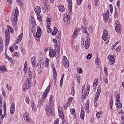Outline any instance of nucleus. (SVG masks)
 Wrapping results in <instances>:
<instances>
[{
	"instance_id": "1",
	"label": "nucleus",
	"mask_w": 124,
	"mask_h": 124,
	"mask_svg": "<svg viewBox=\"0 0 124 124\" xmlns=\"http://www.w3.org/2000/svg\"><path fill=\"white\" fill-rule=\"evenodd\" d=\"M10 31L11 33H13V29L9 26L8 29L5 31V45L6 46L9 44V41H10Z\"/></svg>"
},
{
	"instance_id": "2",
	"label": "nucleus",
	"mask_w": 124,
	"mask_h": 124,
	"mask_svg": "<svg viewBox=\"0 0 124 124\" xmlns=\"http://www.w3.org/2000/svg\"><path fill=\"white\" fill-rule=\"evenodd\" d=\"M91 89V86L90 84H87V89L85 90V85H83L82 87V93H81V98H84V99L86 98V96H87L89 94V93H90V90Z\"/></svg>"
},
{
	"instance_id": "3",
	"label": "nucleus",
	"mask_w": 124,
	"mask_h": 124,
	"mask_svg": "<svg viewBox=\"0 0 124 124\" xmlns=\"http://www.w3.org/2000/svg\"><path fill=\"white\" fill-rule=\"evenodd\" d=\"M12 12V21L13 23V25L15 26L17 23V16L19 14V11L18 10V8H16L15 10H14Z\"/></svg>"
},
{
	"instance_id": "4",
	"label": "nucleus",
	"mask_w": 124,
	"mask_h": 124,
	"mask_svg": "<svg viewBox=\"0 0 124 124\" xmlns=\"http://www.w3.org/2000/svg\"><path fill=\"white\" fill-rule=\"evenodd\" d=\"M47 96V93H44L42 96V98L38 102V107H41V105H43V103H45V99Z\"/></svg>"
},
{
	"instance_id": "5",
	"label": "nucleus",
	"mask_w": 124,
	"mask_h": 124,
	"mask_svg": "<svg viewBox=\"0 0 124 124\" xmlns=\"http://www.w3.org/2000/svg\"><path fill=\"white\" fill-rule=\"evenodd\" d=\"M41 29L40 27H38L37 32L34 35L35 38L36 39L37 41H40V37L41 36Z\"/></svg>"
},
{
	"instance_id": "6",
	"label": "nucleus",
	"mask_w": 124,
	"mask_h": 124,
	"mask_svg": "<svg viewBox=\"0 0 124 124\" xmlns=\"http://www.w3.org/2000/svg\"><path fill=\"white\" fill-rule=\"evenodd\" d=\"M115 31L116 32L121 33V25L120 24V21L118 20H116L115 22Z\"/></svg>"
},
{
	"instance_id": "7",
	"label": "nucleus",
	"mask_w": 124,
	"mask_h": 124,
	"mask_svg": "<svg viewBox=\"0 0 124 124\" xmlns=\"http://www.w3.org/2000/svg\"><path fill=\"white\" fill-rule=\"evenodd\" d=\"M114 57H115V55H109L108 56V60L109 61V62L108 63L109 64H110L111 65H112V64H114V63H115V58H114Z\"/></svg>"
},
{
	"instance_id": "8",
	"label": "nucleus",
	"mask_w": 124,
	"mask_h": 124,
	"mask_svg": "<svg viewBox=\"0 0 124 124\" xmlns=\"http://www.w3.org/2000/svg\"><path fill=\"white\" fill-rule=\"evenodd\" d=\"M23 117H24V120L26 122H28V123H32V120H31V118L30 117V115H29V114L26 113L23 116Z\"/></svg>"
},
{
	"instance_id": "9",
	"label": "nucleus",
	"mask_w": 124,
	"mask_h": 124,
	"mask_svg": "<svg viewBox=\"0 0 124 124\" xmlns=\"http://www.w3.org/2000/svg\"><path fill=\"white\" fill-rule=\"evenodd\" d=\"M102 38L105 41L107 39V38H109V37L108 36V31H107L106 29L104 30Z\"/></svg>"
},
{
	"instance_id": "10",
	"label": "nucleus",
	"mask_w": 124,
	"mask_h": 124,
	"mask_svg": "<svg viewBox=\"0 0 124 124\" xmlns=\"http://www.w3.org/2000/svg\"><path fill=\"white\" fill-rule=\"evenodd\" d=\"M90 40H91V39H90V37H87L85 41V46H84L85 48L87 50L88 49H89V47H90Z\"/></svg>"
},
{
	"instance_id": "11",
	"label": "nucleus",
	"mask_w": 124,
	"mask_h": 124,
	"mask_svg": "<svg viewBox=\"0 0 124 124\" xmlns=\"http://www.w3.org/2000/svg\"><path fill=\"white\" fill-rule=\"evenodd\" d=\"M63 21H64V22L67 24H69V23H70V16L69 15H66L64 16Z\"/></svg>"
},
{
	"instance_id": "12",
	"label": "nucleus",
	"mask_w": 124,
	"mask_h": 124,
	"mask_svg": "<svg viewBox=\"0 0 124 124\" xmlns=\"http://www.w3.org/2000/svg\"><path fill=\"white\" fill-rule=\"evenodd\" d=\"M101 89H97V93L94 98L95 101H97L98 100V97H99V95H100V93L101 92Z\"/></svg>"
},
{
	"instance_id": "13",
	"label": "nucleus",
	"mask_w": 124,
	"mask_h": 124,
	"mask_svg": "<svg viewBox=\"0 0 124 124\" xmlns=\"http://www.w3.org/2000/svg\"><path fill=\"white\" fill-rule=\"evenodd\" d=\"M22 38H23V33H21L17 37V39L16 41V44H18V43H19L20 42L21 40H22Z\"/></svg>"
},
{
	"instance_id": "14",
	"label": "nucleus",
	"mask_w": 124,
	"mask_h": 124,
	"mask_svg": "<svg viewBox=\"0 0 124 124\" xmlns=\"http://www.w3.org/2000/svg\"><path fill=\"white\" fill-rule=\"evenodd\" d=\"M35 12L37 15H38V14H40V12H41V8L39 6H37L35 7L34 9Z\"/></svg>"
},
{
	"instance_id": "15",
	"label": "nucleus",
	"mask_w": 124,
	"mask_h": 124,
	"mask_svg": "<svg viewBox=\"0 0 124 124\" xmlns=\"http://www.w3.org/2000/svg\"><path fill=\"white\" fill-rule=\"evenodd\" d=\"M2 50H3V41L2 38L0 37V53L2 52Z\"/></svg>"
},
{
	"instance_id": "16",
	"label": "nucleus",
	"mask_w": 124,
	"mask_h": 124,
	"mask_svg": "<svg viewBox=\"0 0 124 124\" xmlns=\"http://www.w3.org/2000/svg\"><path fill=\"white\" fill-rule=\"evenodd\" d=\"M80 118L81 120H84V119H85V111H84V108H83V107H81L80 112Z\"/></svg>"
},
{
	"instance_id": "17",
	"label": "nucleus",
	"mask_w": 124,
	"mask_h": 124,
	"mask_svg": "<svg viewBox=\"0 0 124 124\" xmlns=\"http://www.w3.org/2000/svg\"><path fill=\"white\" fill-rule=\"evenodd\" d=\"M15 111V104L14 103H13L12 104V105L11 107V109H10V113L11 115H12Z\"/></svg>"
},
{
	"instance_id": "18",
	"label": "nucleus",
	"mask_w": 124,
	"mask_h": 124,
	"mask_svg": "<svg viewBox=\"0 0 124 124\" xmlns=\"http://www.w3.org/2000/svg\"><path fill=\"white\" fill-rule=\"evenodd\" d=\"M55 48L56 51H57V53H60L61 52V46L60 44H57L56 45H55Z\"/></svg>"
},
{
	"instance_id": "19",
	"label": "nucleus",
	"mask_w": 124,
	"mask_h": 124,
	"mask_svg": "<svg viewBox=\"0 0 124 124\" xmlns=\"http://www.w3.org/2000/svg\"><path fill=\"white\" fill-rule=\"evenodd\" d=\"M68 6L70 9V12H72V0H68Z\"/></svg>"
},
{
	"instance_id": "20",
	"label": "nucleus",
	"mask_w": 124,
	"mask_h": 124,
	"mask_svg": "<svg viewBox=\"0 0 124 124\" xmlns=\"http://www.w3.org/2000/svg\"><path fill=\"white\" fill-rule=\"evenodd\" d=\"M63 64L64 67L68 68V66H69V62H68V60H66V61H63Z\"/></svg>"
},
{
	"instance_id": "21",
	"label": "nucleus",
	"mask_w": 124,
	"mask_h": 124,
	"mask_svg": "<svg viewBox=\"0 0 124 124\" xmlns=\"http://www.w3.org/2000/svg\"><path fill=\"white\" fill-rule=\"evenodd\" d=\"M103 18L104 20H106V21H107V20L109 19V14L107 13H105L104 14H103Z\"/></svg>"
},
{
	"instance_id": "22",
	"label": "nucleus",
	"mask_w": 124,
	"mask_h": 124,
	"mask_svg": "<svg viewBox=\"0 0 124 124\" xmlns=\"http://www.w3.org/2000/svg\"><path fill=\"white\" fill-rule=\"evenodd\" d=\"M48 5H48V4L47 3H44V4H43L42 7L44 9V13H45V12H46V8H47V7H48Z\"/></svg>"
},
{
	"instance_id": "23",
	"label": "nucleus",
	"mask_w": 124,
	"mask_h": 124,
	"mask_svg": "<svg viewBox=\"0 0 124 124\" xmlns=\"http://www.w3.org/2000/svg\"><path fill=\"white\" fill-rule=\"evenodd\" d=\"M56 55V51L54 50L51 49L49 51V56L54 57Z\"/></svg>"
},
{
	"instance_id": "24",
	"label": "nucleus",
	"mask_w": 124,
	"mask_h": 124,
	"mask_svg": "<svg viewBox=\"0 0 124 124\" xmlns=\"http://www.w3.org/2000/svg\"><path fill=\"white\" fill-rule=\"evenodd\" d=\"M28 62H25L24 66V71L25 73H27V71L28 70Z\"/></svg>"
},
{
	"instance_id": "25",
	"label": "nucleus",
	"mask_w": 124,
	"mask_h": 124,
	"mask_svg": "<svg viewBox=\"0 0 124 124\" xmlns=\"http://www.w3.org/2000/svg\"><path fill=\"white\" fill-rule=\"evenodd\" d=\"M81 28L82 29H83V32H84V33L86 34V35L88 36L90 35V34H89L88 32V30L86 27L82 26Z\"/></svg>"
},
{
	"instance_id": "26",
	"label": "nucleus",
	"mask_w": 124,
	"mask_h": 124,
	"mask_svg": "<svg viewBox=\"0 0 124 124\" xmlns=\"http://www.w3.org/2000/svg\"><path fill=\"white\" fill-rule=\"evenodd\" d=\"M0 70L2 73H4V72H6V68H5V66H1Z\"/></svg>"
},
{
	"instance_id": "27",
	"label": "nucleus",
	"mask_w": 124,
	"mask_h": 124,
	"mask_svg": "<svg viewBox=\"0 0 124 124\" xmlns=\"http://www.w3.org/2000/svg\"><path fill=\"white\" fill-rule=\"evenodd\" d=\"M57 32H58V28H57V27H54V30L52 31L51 34L52 35H56Z\"/></svg>"
},
{
	"instance_id": "28",
	"label": "nucleus",
	"mask_w": 124,
	"mask_h": 124,
	"mask_svg": "<svg viewBox=\"0 0 124 124\" xmlns=\"http://www.w3.org/2000/svg\"><path fill=\"white\" fill-rule=\"evenodd\" d=\"M58 8H59V11H60V12H63L64 11V10H65V9H64V7L62 5L59 6Z\"/></svg>"
},
{
	"instance_id": "29",
	"label": "nucleus",
	"mask_w": 124,
	"mask_h": 124,
	"mask_svg": "<svg viewBox=\"0 0 124 124\" xmlns=\"http://www.w3.org/2000/svg\"><path fill=\"white\" fill-rule=\"evenodd\" d=\"M31 62L33 65V66H35V58L34 57H32L31 59Z\"/></svg>"
},
{
	"instance_id": "30",
	"label": "nucleus",
	"mask_w": 124,
	"mask_h": 124,
	"mask_svg": "<svg viewBox=\"0 0 124 124\" xmlns=\"http://www.w3.org/2000/svg\"><path fill=\"white\" fill-rule=\"evenodd\" d=\"M50 110H52V108H50L48 106H46V115H48L50 112Z\"/></svg>"
},
{
	"instance_id": "31",
	"label": "nucleus",
	"mask_w": 124,
	"mask_h": 124,
	"mask_svg": "<svg viewBox=\"0 0 124 124\" xmlns=\"http://www.w3.org/2000/svg\"><path fill=\"white\" fill-rule=\"evenodd\" d=\"M31 108L33 111H35L36 110V106L34 103H31Z\"/></svg>"
},
{
	"instance_id": "32",
	"label": "nucleus",
	"mask_w": 124,
	"mask_h": 124,
	"mask_svg": "<svg viewBox=\"0 0 124 124\" xmlns=\"http://www.w3.org/2000/svg\"><path fill=\"white\" fill-rule=\"evenodd\" d=\"M95 61V62L96 64H97V65H99L100 62H101V61H100L99 59H98V57H97V58H96Z\"/></svg>"
},
{
	"instance_id": "33",
	"label": "nucleus",
	"mask_w": 124,
	"mask_h": 124,
	"mask_svg": "<svg viewBox=\"0 0 124 124\" xmlns=\"http://www.w3.org/2000/svg\"><path fill=\"white\" fill-rule=\"evenodd\" d=\"M85 107H86L85 108L86 112H89V107H90V106L89 105V102H86Z\"/></svg>"
},
{
	"instance_id": "34",
	"label": "nucleus",
	"mask_w": 124,
	"mask_h": 124,
	"mask_svg": "<svg viewBox=\"0 0 124 124\" xmlns=\"http://www.w3.org/2000/svg\"><path fill=\"white\" fill-rule=\"evenodd\" d=\"M46 27H47V32H48V33H50V32H51V31H52V30H51L50 26L49 24H47Z\"/></svg>"
},
{
	"instance_id": "35",
	"label": "nucleus",
	"mask_w": 124,
	"mask_h": 124,
	"mask_svg": "<svg viewBox=\"0 0 124 124\" xmlns=\"http://www.w3.org/2000/svg\"><path fill=\"white\" fill-rule=\"evenodd\" d=\"M39 64L40 65H41V64H43V59H42V57H40L39 59Z\"/></svg>"
},
{
	"instance_id": "36",
	"label": "nucleus",
	"mask_w": 124,
	"mask_h": 124,
	"mask_svg": "<svg viewBox=\"0 0 124 124\" xmlns=\"http://www.w3.org/2000/svg\"><path fill=\"white\" fill-rule=\"evenodd\" d=\"M109 104H110V106H110V109H111L112 107L113 106V98L112 97H111V99H110Z\"/></svg>"
},
{
	"instance_id": "37",
	"label": "nucleus",
	"mask_w": 124,
	"mask_h": 124,
	"mask_svg": "<svg viewBox=\"0 0 124 124\" xmlns=\"http://www.w3.org/2000/svg\"><path fill=\"white\" fill-rule=\"evenodd\" d=\"M102 115V112L101 111H99L98 112H97L96 116L97 117V118H99L100 117V116H101Z\"/></svg>"
},
{
	"instance_id": "38",
	"label": "nucleus",
	"mask_w": 124,
	"mask_h": 124,
	"mask_svg": "<svg viewBox=\"0 0 124 124\" xmlns=\"http://www.w3.org/2000/svg\"><path fill=\"white\" fill-rule=\"evenodd\" d=\"M77 72L79 73V74H82V73H83V70L81 68H78Z\"/></svg>"
},
{
	"instance_id": "39",
	"label": "nucleus",
	"mask_w": 124,
	"mask_h": 124,
	"mask_svg": "<svg viewBox=\"0 0 124 124\" xmlns=\"http://www.w3.org/2000/svg\"><path fill=\"white\" fill-rule=\"evenodd\" d=\"M77 80L78 81V84H80L81 81V76H78L77 77Z\"/></svg>"
},
{
	"instance_id": "40",
	"label": "nucleus",
	"mask_w": 124,
	"mask_h": 124,
	"mask_svg": "<svg viewBox=\"0 0 124 124\" xmlns=\"http://www.w3.org/2000/svg\"><path fill=\"white\" fill-rule=\"evenodd\" d=\"M93 85H95V86H97V85L98 84V79L96 78L94 82H93Z\"/></svg>"
},
{
	"instance_id": "41",
	"label": "nucleus",
	"mask_w": 124,
	"mask_h": 124,
	"mask_svg": "<svg viewBox=\"0 0 124 124\" xmlns=\"http://www.w3.org/2000/svg\"><path fill=\"white\" fill-rule=\"evenodd\" d=\"M79 33V29H77L75 30V31L74 32V35H77Z\"/></svg>"
},
{
	"instance_id": "42",
	"label": "nucleus",
	"mask_w": 124,
	"mask_h": 124,
	"mask_svg": "<svg viewBox=\"0 0 124 124\" xmlns=\"http://www.w3.org/2000/svg\"><path fill=\"white\" fill-rule=\"evenodd\" d=\"M57 38L58 39H60L61 38V31H58L56 35Z\"/></svg>"
},
{
	"instance_id": "43",
	"label": "nucleus",
	"mask_w": 124,
	"mask_h": 124,
	"mask_svg": "<svg viewBox=\"0 0 124 124\" xmlns=\"http://www.w3.org/2000/svg\"><path fill=\"white\" fill-rule=\"evenodd\" d=\"M51 21H52V19L51 18H47L46 20L47 25H50Z\"/></svg>"
},
{
	"instance_id": "44",
	"label": "nucleus",
	"mask_w": 124,
	"mask_h": 124,
	"mask_svg": "<svg viewBox=\"0 0 124 124\" xmlns=\"http://www.w3.org/2000/svg\"><path fill=\"white\" fill-rule=\"evenodd\" d=\"M59 117L62 120H63V113L62 112H61L59 113Z\"/></svg>"
},
{
	"instance_id": "45",
	"label": "nucleus",
	"mask_w": 124,
	"mask_h": 124,
	"mask_svg": "<svg viewBox=\"0 0 124 124\" xmlns=\"http://www.w3.org/2000/svg\"><path fill=\"white\" fill-rule=\"evenodd\" d=\"M49 115L51 114L52 116H55V111L53 109L50 110V112L48 113Z\"/></svg>"
},
{
	"instance_id": "46",
	"label": "nucleus",
	"mask_w": 124,
	"mask_h": 124,
	"mask_svg": "<svg viewBox=\"0 0 124 124\" xmlns=\"http://www.w3.org/2000/svg\"><path fill=\"white\" fill-rule=\"evenodd\" d=\"M50 88H51V86H50V85H49L47 87V89L45 91V92H47H47L46 93H46V94L48 93H49V91H50Z\"/></svg>"
},
{
	"instance_id": "47",
	"label": "nucleus",
	"mask_w": 124,
	"mask_h": 124,
	"mask_svg": "<svg viewBox=\"0 0 124 124\" xmlns=\"http://www.w3.org/2000/svg\"><path fill=\"white\" fill-rule=\"evenodd\" d=\"M109 10L110 13H112L113 12V6H112V4H109Z\"/></svg>"
},
{
	"instance_id": "48",
	"label": "nucleus",
	"mask_w": 124,
	"mask_h": 124,
	"mask_svg": "<svg viewBox=\"0 0 124 124\" xmlns=\"http://www.w3.org/2000/svg\"><path fill=\"white\" fill-rule=\"evenodd\" d=\"M82 1H83V0H77V3L78 5H80V4L82 3Z\"/></svg>"
},
{
	"instance_id": "49",
	"label": "nucleus",
	"mask_w": 124,
	"mask_h": 124,
	"mask_svg": "<svg viewBox=\"0 0 124 124\" xmlns=\"http://www.w3.org/2000/svg\"><path fill=\"white\" fill-rule=\"evenodd\" d=\"M92 54H88V55L86 56V58L88 59V60H91L92 59Z\"/></svg>"
},
{
	"instance_id": "50",
	"label": "nucleus",
	"mask_w": 124,
	"mask_h": 124,
	"mask_svg": "<svg viewBox=\"0 0 124 124\" xmlns=\"http://www.w3.org/2000/svg\"><path fill=\"white\" fill-rule=\"evenodd\" d=\"M28 77L30 78L31 79L32 75H31V71L28 72Z\"/></svg>"
},
{
	"instance_id": "51",
	"label": "nucleus",
	"mask_w": 124,
	"mask_h": 124,
	"mask_svg": "<svg viewBox=\"0 0 124 124\" xmlns=\"http://www.w3.org/2000/svg\"><path fill=\"white\" fill-rule=\"evenodd\" d=\"M83 23L84 25H88V21H87V19H86V18L83 19Z\"/></svg>"
},
{
	"instance_id": "52",
	"label": "nucleus",
	"mask_w": 124,
	"mask_h": 124,
	"mask_svg": "<svg viewBox=\"0 0 124 124\" xmlns=\"http://www.w3.org/2000/svg\"><path fill=\"white\" fill-rule=\"evenodd\" d=\"M30 80V79L27 78V80L25 81V85L26 86V88H28V83H29V81Z\"/></svg>"
},
{
	"instance_id": "53",
	"label": "nucleus",
	"mask_w": 124,
	"mask_h": 124,
	"mask_svg": "<svg viewBox=\"0 0 124 124\" xmlns=\"http://www.w3.org/2000/svg\"><path fill=\"white\" fill-rule=\"evenodd\" d=\"M116 102H117V104L119 103V102H121V101H120V97L119 95H117L116 96Z\"/></svg>"
},
{
	"instance_id": "54",
	"label": "nucleus",
	"mask_w": 124,
	"mask_h": 124,
	"mask_svg": "<svg viewBox=\"0 0 124 124\" xmlns=\"http://www.w3.org/2000/svg\"><path fill=\"white\" fill-rule=\"evenodd\" d=\"M72 95L74 96V94L75 93V91H74V88H72V91H71Z\"/></svg>"
},
{
	"instance_id": "55",
	"label": "nucleus",
	"mask_w": 124,
	"mask_h": 124,
	"mask_svg": "<svg viewBox=\"0 0 124 124\" xmlns=\"http://www.w3.org/2000/svg\"><path fill=\"white\" fill-rule=\"evenodd\" d=\"M10 52L12 53L14 51V47L13 46H11L9 49Z\"/></svg>"
},
{
	"instance_id": "56",
	"label": "nucleus",
	"mask_w": 124,
	"mask_h": 124,
	"mask_svg": "<svg viewBox=\"0 0 124 124\" xmlns=\"http://www.w3.org/2000/svg\"><path fill=\"white\" fill-rule=\"evenodd\" d=\"M62 82H63V79L61 78L60 80V87L61 88H62Z\"/></svg>"
},
{
	"instance_id": "57",
	"label": "nucleus",
	"mask_w": 124,
	"mask_h": 124,
	"mask_svg": "<svg viewBox=\"0 0 124 124\" xmlns=\"http://www.w3.org/2000/svg\"><path fill=\"white\" fill-rule=\"evenodd\" d=\"M53 73L54 76H57V70L55 69L53 70Z\"/></svg>"
},
{
	"instance_id": "58",
	"label": "nucleus",
	"mask_w": 124,
	"mask_h": 124,
	"mask_svg": "<svg viewBox=\"0 0 124 124\" xmlns=\"http://www.w3.org/2000/svg\"><path fill=\"white\" fill-rule=\"evenodd\" d=\"M120 4H121V2L120 1V0H118L117 1V5L118 6V8H120Z\"/></svg>"
},
{
	"instance_id": "59",
	"label": "nucleus",
	"mask_w": 124,
	"mask_h": 124,
	"mask_svg": "<svg viewBox=\"0 0 124 124\" xmlns=\"http://www.w3.org/2000/svg\"><path fill=\"white\" fill-rule=\"evenodd\" d=\"M70 111L71 114H75V109L71 108L70 109Z\"/></svg>"
},
{
	"instance_id": "60",
	"label": "nucleus",
	"mask_w": 124,
	"mask_h": 124,
	"mask_svg": "<svg viewBox=\"0 0 124 124\" xmlns=\"http://www.w3.org/2000/svg\"><path fill=\"white\" fill-rule=\"evenodd\" d=\"M60 121V119H57L54 121V124H59V122Z\"/></svg>"
},
{
	"instance_id": "61",
	"label": "nucleus",
	"mask_w": 124,
	"mask_h": 124,
	"mask_svg": "<svg viewBox=\"0 0 124 124\" xmlns=\"http://www.w3.org/2000/svg\"><path fill=\"white\" fill-rule=\"evenodd\" d=\"M68 108V104H65L64 106V109L65 110H66V109H67V108Z\"/></svg>"
},
{
	"instance_id": "62",
	"label": "nucleus",
	"mask_w": 124,
	"mask_h": 124,
	"mask_svg": "<svg viewBox=\"0 0 124 124\" xmlns=\"http://www.w3.org/2000/svg\"><path fill=\"white\" fill-rule=\"evenodd\" d=\"M116 50L117 52H119V51H121V46H118L116 48Z\"/></svg>"
},
{
	"instance_id": "63",
	"label": "nucleus",
	"mask_w": 124,
	"mask_h": 124,
	"mask_svg": "<svg viewBox=\"0 0 124 124\" xmlns=\"http://www.w3.org/2000/svg\"><path fill=\"white\" fill-rule=\"evenodd\" d=\"M26 102L27 103H30V98L27 97L26 99H25Z\"/></svg>"
},
{
	"instance_id": "64",
	"label": "nucleus",
	"mask_w": 124,
	"mask_h": 124,
	"mask_svg": "<svg viewBox=\"0 0 124 124\" xmlns=\"http://www.w3.org/2000/svg\"><path fill=\"white\" fill-rule=\"evenodd\" d=\"M7 88L8 90H10V91H11V89H12V87H11V86H8V85H7Z\"/></svg>"
}]
</instances>
